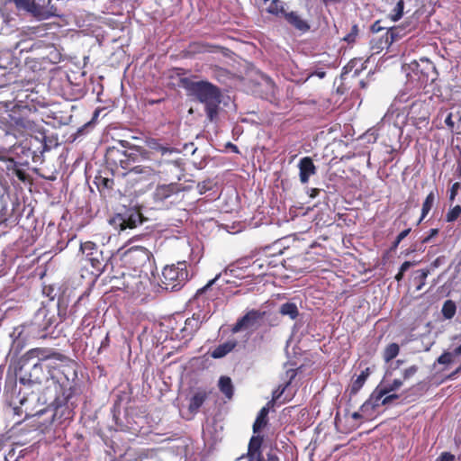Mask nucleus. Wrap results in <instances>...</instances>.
I'll return each instance as SVG.
<instances>
[{
  "mask_svg": "<svg viewBox=\"0 0 461 461\" xmlns=\"http://www.w3.org/2000/svg\"><path fill=\"white\" fill-rule=\"evenodd\" d=\"M279 313L283 316H288L291 320H295L299 315V310L296 303L287 302L280 306Z\"/></svg>",
  "mask_w": 461,
  "mask_h": 461,
  "instance_id": "nucleus-23",
  "label": "nucleus"
},
{
  "mask_svg": "<svg viewBox=\"0 0 461 461\" xmlns=\"http://www.w3.org/2000/svg\"><path fill=\"white\" fill-rule=\"evenodd\" d=\"M438 229H431V230H429V234L427 237L423 238V240H422V243H428V242H429V241H430V240H431L433 237H435L436 235H438Z\"/></svg>",
  "mask_w": 461,
  "mask_h": 461,
  "instance_id": "nucleus-44",
  "label": "nucleus"
},
{
  "mask_svg": "<svg viewBox=\"0 0 461 461\" xmlns=\"http://www.w3.org/2000/svg\"><path fill=\"white\" fill-rule=\"evenodd\" d=\"M399 244H400V242L397 241V238H396L394 242L393 243V245L391 247V249L394 250L399 246Z\"/></svg>",
  "mask_w": 461,
  "mask_h": 461,
  "instance_id": "nucleus-62",
  "label": "nucleus"
},
{
  "mask_svg": "<svg viewBox=\"0 0 461 461\" xmlns=\"http://www.w3.org/2000/svg\"><path fill=\"white\" fill-rule=\"evenodd\" d=\"M437 362L441 365L458 363V367L449 375V377L455 376L461 371V344L452 351L444 352L438 357Z\"/></svg>",
  "mask_w": 461,
  "mask_h": 461,
  "instance_id": "nucleus-11",
  "label": "nucleus"
},
{
  "mask_svg": "<svg viewBox=\"0 0 461 461\" xmlns=\"http://www.w3.org/2000/svg\"><path fill=\"white\" fill-rule=\"evenodd\" d=\"M219 388L221 392L228 398L231 399L233 395V385L231 379L228 376H221L219 380Z\"/></svg>",
  "mask_w": 461,
  "mask_h": 461,
  "instance_id": "nucleus-25",
  "label": "nucleus"
},
{
  "mask_svg": "<svg viewBox=\"0 0 461 461\" xmlns=\"http://www.w3.org/2000/svg\"><path fill=\"white\" fill-rule=\"evenodd\" d=\"M16 105H13V104H7V103H0V111L2 108H5V111L7 112L13 108H14Z\"/></svg>",
  "mask_w": 461,
  "mask_h": 461,
  "instance_id": "nucleus-47",
  "label": "nucleus"
},
{
  "mask_svg": "<svg viewBox=\"0 0 461 461\" xmlns=\"http://www.w3.org/2000/svg\"><path fill=\"white\" fill-rule=\"evenodd\" d=\"M180 188L177 184L161 185H158L153 198L155 203L159 204H173L178 200Z\"/></svg>",
  "mask_w": 461,
  "mask_h": 461,
  "instance_id": "nucleus-8",
  "label": "nucleus"
},
{
  "mask_svg": "<svg viewBox=\"0 0 461 461\" xmlns=\"http://www.w3.org/2000/svg\"><path fill=\"white\" fill-rule=\"evenodd\" d=\"M263 438L260 436H253L250 438L247 456L255 457L256 461H264V457L261 453V445Z\"/></svg>",
  "mask_w": 461,
  "mask_h": 461,
  "instance_id": "nucleus-15",
  "label": "nucleus"
},
{
  "mask_svg": "<svg viewBox=\"0 0 461 461\" xmlns=\"http://www.w3.org/2000/svg\"><path fill=\"white\" fill-rule=\"evenodd\" d=\"M385 27L382 26L381 25V20H377L375 21L372 25H371V32H374V33H377L383 30H384Z\"/></svg>",
  "mask_w": 461,
  "mask_h": 461,
  "instance_id": "nucleus-43",
  "label": "nucleus"
},
{
  "mask_svg": "<svg viewBox=\"0 0 461 461\" xmlns=\"http://www.w3.org/2000/svg\"><path fill=\"white\" fill-rule=\"evenodd\" d=\"M34 359H37L36 362L39 363L44 360H54L62 363V369L57 370V372L52 375V378L57 379V382L60 384L61 386H69V388H71L70 380H75L77 377V372L74 368L75 365L73 361H71L68 357L52 348H35L30 349L25 354L24 362H34Z\"/></svg>",
  "mask_w": 461,
  "mask_h": 461,
  "instance_id": "nucleus-2",
  "label": "nucleus"
},
{
  "mask_svg": "<svg viewBox=\"0 0 461 461\" xmlns=\"http://www.w3.org/2000/svg\"><path fill=\"white\" fill-rule=\"evenodd\" d=\"M400 351V347L397 343L389 344L384 350L383 357L386 363L392 361L394 357H397Z\"/></svg>",
  "mask_w": 461,
  "mask_h": 461,
  "instance_id": "nucleus-28",
  "label": "nucleus"
},
{
  "mask_svg": "<svg viewBox=\"0 0 461 461\" xmlns=\"http://www.w3.org/2000/svg\"><path fill=\"white\" fill-rule=\"evenodd\" d=\"M407 25L402 24L398 26H393L388 28L386 33L392 43L401 40L411 32V29L407 28Z\"/></svg>",
  "mask_w": 461,
  "mask_h": 461,
  "instance_id": "nucleus-20",
  "label": "nucleus"
},
{
  "mask_svg": "<svg viewBox=\"0 0 461 461\" xmlns=\"http://www.w3.org/2000/svg\"><path fill=\"white\" fill-rule=\"evenodd\" d=\"M393 43L385 32V34L378 39H372L370 41V48L375 53H379L384 49H388Z\"/></svg>",
  "mask_w": 461,
  "mask_h": 461,
  "instance_id": "nucleus-21",
  "label": "nucleus"
},
{
  "mask_svg": "<svg viewBox=\"0 0 461 461\" xmlns=\"http://www.w3.org/2000/svg\"><path fill=\"white\" fill-rule=\"evenodd\" d=\"M452 95H453V99L461 100V86H460V90L454 91Z\"/></svg>",
  "mask_w": 461,
  "mask_h": 461,
  "instance_id": "nucleus-50",
  "label": "nucleus"
},
{
  "mask_svg": "<svg viewBox=\"0 0 461 461\" xmlns=\"http://www.w3.org/2000/svg\"><path fill=\"white\" fill-rule=\"evenodd\" d=\"M18 110H19L20 113L22 115H23L26 113V110H28V109H27V106H22V107L18 106Z\"/></svg>",
  "mask_w": 461,
  "mask_h": 461,
  "instance_id": "nucleus-60",
  "label": "nucleus"
},
{
  "mask_svg": "<svg viewBox=\"0 0 461 461\" xmlns=\"http://www.w3.org/2000/svg\"><path fill=\"white\" fill-rule=\"evenodd\" d=\"M418 371V366H410L409 368L405 369L403 371V379L404 380H407L409 379L410 377H411L412 375H414L416 374V372Z\"/></svg>",
  "mask_w": 461,
  "mask_h": 461,
  "instance_id": "nucleus-40",
  "label": "nucleus"
},
{
  "mask_svg": "<svg viewBox=\"0 0 461 461\" xmlns=\"http://www.w3.org/2000/svg\"><path fill=\"white\" fill-rule=\"evenodd\" d=\"M410 232H411V229L410 228L402 230V232H400L399 235L396 237L397 238V241L401 242L405 237L408 236V234Z\"/></svg>",
  "mask_w": 461,
  "mask_h": 461,
  "instance_id": "nucleus-45",
  "label": "nucleus"
},
{
  "mask_svg": "<svg viewBox=\"0 0 461 461\" xmlns=\"http://www.w3.org/2000/svg\"><path fill=\"white\" fill-rule=\"evenodd\" d=\"M10 2H13L17 9L19 10H24V11H32V8L33 6V2L31 0H9Z\"/></svg>",
  "mask_w": 461,
  "mask_h": 461,
  "instance_id": "nucleus-34",
  "label": "nucleus"
},
{
  "mask_svg": "<svg viewBox=\"0 0 461 461\" xmlns=\"http://www.w3.org/2000/svg\"><path fill=\"white\" fill-rule=\"evenodd\" d=\"M369 375L370 370L368 367L361 372V374L352 383L350 389L351 394H356L361 389Z\"/></svg>",
  "mask_w": 461,
  "mask_h": 461,
  "instance_id": "nucleus-24",
  "label": "nucleus"
},
{
  "mask_svg": "<svg viewBox=\"0 0 461 461\" xmlns=\"http://www.w3.org/2000/svg\"><path fill=\"white\" fill-rule=\"evenodd\" d=\"M9 128L7 133L14 135L15 138L24 134H31L32 132H39L41 134L42 140L45 139L44 131L41 126H39L33 121H31L29 117H9Z\"/></svg>",
  "mask_w": 461,
  "mask_h": 461,
  "instance_id": "nucleus-6",
  "label": "nucleus"
},
{
  "mask_svg": "<svg viewBox=\"0 0 461 461\" xmlns=\"http://www.w3.org/2000/svg\"><path fill=\"white\" fill-rule=\"evenodd\" d=\"M146 145L152 150L159 152L161 155H171L176 152V149L169 147L167 145H164L159 142L158 140L154 138H147Z\"/></svg>",
  "mask_w": 461,
  "mask_h": 461,
  "instance_id": "nucleus-18",
  "label": "nucleus"
},
{
  "mask_svg": "<svg viewBox=\"0 0 461 461\" xmlns=\"http://www.w3.org/2000/svg\"><path fill=\"white\" fill-rule=\"evenodd\" d=\"M186 89L200 103L204 104L207 115H217L221 104V89L211 82L191 81L186 85Z\"/></svg>",
  "mask_w": 461,
  "mask_h": 461,
  "instance_id": "nucleus-3",
  "label": "nucleus"
},
{
  "mask_svg": "<svg viewBox=\"0 0 461 461\" xmlns=\"http://www.w3.org/2000/svg\"><path fill=\"white\" fill-rule=\"evenodd\" d=\"M456 457L450 452H442L436 461H455Z\"/></svg>",
  "mask_w": 461,
  "mask_h": 461,
  "instance_id": "nucleus-42",
  "label": "nucleus"
},
{
  "mask_svg": "<svg viewBox=\"0 0 461 461\" xmlns=\"http://www.w3.org/2000/svg\"><path fill=\"white\" fill-rule=\"evenodd\" d=\"M221 273L216 275V276L214 278H212V280H210L203 287L197 290V292L195 294V297L199 296L202 294L206 293L208 291V289H210L213 285H215L217 282H219L221 280Z\"/></svg>",
  "mask_w": 461,
  "mask_h": 461,
  "instance_id": "nucleus-35",
  "label": "nucleus"
},
{
  "mask_svg": "<svg viewBox=\"0 0 461 461\" xmlns=\"http://www.w3.org/2000/svg\"><path fill=\"white\" fill-rule=\"evenodd\" d=\"M126 176L131 182L149 181L154 176V170L149 167L136 166Z\"/></svg>",
  "mask_w": 461,
  "mask_h": 461,
  "instance_id": "nucleus-13",
  "label": "nucleus"
},
{
  "mask_svg": "<svg viewBox=\"0 0 461 461\" xmlns=\"http://www.w3.org/2000/svg\"><path fill=\"white\" fill-rule=\"evenodd\" d=\"M419 273H420V276H419L420 284L417 286V290H420L422 288V286L425 285V280L428 276L429 271L425 270V269H421L419 271Z\"/></svg>",
  "mask_w": 461,
  "mask_h": 461,
  "instance_id": "nucleus-41",
  "label": "nucleus"
},
{
  "mask_svg": "<svg viewBox=\"0 0 461 461\" xmlns=\"http://www.w3.org/2000/svg\"><path fill=\"white\" fill-rule=\"evenodd\" d=\"M238 345L236 339L228 340L217 346L211 353L212 358H221L231 352Z\"/></svg>",
  "mask_w": 461,
  "mask_h": 461,
  "instance_id": "nucleus-17",
  "label": "nucleus"
},
{
  "mask_svg": "<svg viewBox=\"0 0 461 461\" xmlns=\"http://www.w3.org/2000/svg\"><path fill=\"white\" fill-rule=\"evenodd\" d=\"M266 312L258 310L249 311L243 317L239 319L233 325L231 331L233 333L240 332L247 329H258L260 326V321L263 320Z\"/></svg>",
  "mask_w": 461,
  "mask_h": 461,
  "instance_id": "nucleus-9",
  "label": "nucleus"
},
{
  "mask_svg": "<svg viewBox=\"0 0 461 461\" xmlns=\"http://www.w3.org/2000/svg\"><path fill=\"white\" fill-rule=\"evenodd\" d=\"M428 113V104L402 94L394 98L384 115H416Z\"/></svg>",
  "mask_w": 461,
  "mask_h": 461,
  "instance_id": "nucleus-4",
  "label": "nucleus"
},
{
  "mask_svg": "<svg viewBox=\"0 0 461 461\" xmlns=\"http://www.w3.org/2000/svg\"><path fill=\"white\" fill-rule=\"evenodd\" d=\"M204 318L205 315L201 316L200 313H194L191 318L186 319L184 330L188 331L189 334H194L199 330Z\"/></svg>",
  "mask_w": 461,
  "mask_h": 461,
  "instance_id": "nucleus-19",
  "label": "nucleus"
},
{
  "mask_svg": "<svg viewBox=\"0 0 461 461\" xmlns=\"http://www.w3.org/2000/svg\"><path fill=\"white\" fill-rule=\"evenodd\" d=\"M461 214V207L456 205L447 213V221L451 222L456 221Z\"/></svg>",
  "mask_w": 461,
  "mask_h": 461,
  "instance_id": "nucleus-36",
  "label": "nucleus"
},
{
  "mask_svg": "<svg viewBox=\"0 0 461 461\" xmlns=\"http://www.w3.org/2000/svg\"><path fill=\"white\" fill-rule=\"evenodd\" d=\"M318 193H319V189L314 188L312 190L311 196L315 197L318 194Z\"/></svg>",
  "mask_w": 461,
  "mask_h": 461,
  "instance_id": "nucleus-63",
  "label": "nucleus"
},
{
  "mask_svg": "<svg viewBox=\"0 0 461 461\" xmlns=\"http://www.w3.org/2000/svg\"><path fill=\"white\" fill-rule=\"evenodd\" d=\"M404 9V1L399 0L393 10V14H390L392 21L396 22L402 18Z\"/></svg>",
  "mask_w": 461,
  "mask_h": 461,
  "instance_id": "nucleus-31",
  "label": "nucleus"
},
{
  "mask_svg": "<svg viewBox=\"0 0 461 461\" xmlns=\"http://www.w3.org/2000/svg\"><path fill=\"white\" fill-rule=\"evenodd\" d=\"M40 145H41V147H40V149H40V151H39V152H40L41 154H43V153L47 150V145H46V143H45V142H43V141H40Z\"/></svg>",
  "mask_w": 461,
  "mask_h": 461,
  "instance_id": "nucleus-53",
  "label": "nucleus"
},
{
  "mask_svg": "<svg viewBox=\"0 0 461 461\" xmlns=\"http://www.w3.org/2000/svg\"><path fill=\"white\" fill-rule=\"evenodd\" d=\"M399 398V395L398 394H389V395H384L380 401H379V406L380 405H387L389 403H391L393 400H396Z\"/></svg>",
  "mask_w": 461,
  "mask_h": 461,
  "instance_id": "nucleus-39",
  "label": "nucleus"
},
{
  "mask_svg": "<svg viewBox=\"0 0 461 461\" xmlns=\"http://www.w3.org/2000/svg\"><path fill=\"white\" fill-rule=\"evenodd\" d=\"M188 280V272L185 262L167 266L162 272V287L168 291H177Z\"/></svg>",
  "mask_w": 461,
  "mask_h": 461,
  "instance_id": "nucleus-5",
  "label": "nucleus"
},
{
  "mask_svg": "<svg viewBox=\"0 0 461 461\" xmlns=\"http://www.w3.org/2000/svg\"><path fill=\"white\" fill-rule=\"evenodd\" d=\"M404 273H402V271L399 270L397 275L395 276V279L400 282L403 278Z\"/></svg>",
  "mask_w": 461,
  "mask_h": 461,
  "instance_id": "nucleus-58",
  "label": "nucleus"
},
{
  "mask_svg": "<svg viewBox=\"0 0 461 461\" xmlns=\"http://www.w3.org/2000/svg\"><path fill=\"white\" fill-rule=\"evenodd\" d=\"M120 143L123 148H127L129 145V142L127 140H121Z\"/></svg>",
  "mask_w": 461,
  "mask_h": 461,
  "instance_id": "nucleus-64",
  "label": "nucleus"
},
{
  "mask_svg": "<svg viewBox=\"0 0 461 461\" xmlns=\"http://www.w3.org/2000/svg\"><path fill=\"white\" fill-rule=\"evenodd\" d=\"M456 312V306L454 301L447 300L442 306L441 313L445 319L450 320L452 319Z\"/></svg>",
  "mask_w": 461,
  "mask_h": 461,
  "instance_id": "nucleus-29",
  "label": "nucleus"
},
{
  "mask_svg": "<svg viewBox=\"0 0 461 461\" xmlns=\"http://www.w3.org/2000/svg\"><path fill=\"white\" fill-rule=\"evenodd\" d=\"M268 408L263 407L258 412L257 419L253 424V432L257 433L259 429L267 425Z\"/></svg>",
  "mask_w": 461,
  "mask_h": 461,
  "instance_id": "nucleus-26",
  "label": "nucleus"
},
{
  "mask_svg": "<svg viewBox=\"0 0 461 461\" xmlns=\"http://www.w3.org/2000/svg\"><path fill=\"white\" fill-rule=\"evenodd\" d=\"M103 112H104V109H103V108L97 107V108L95 109V111L94 112L93 115L97 116V115H99V114H100L101 113H103Z\"/></svg>",
  "mask_w": 461,
  "mask_h": 461,
  "instance_id": "nucleus-61",
  "label": "nucleus"
},
{
  "mask_svg": "<svg viewBox=\"0 0 461 461\" xmlns=\"http://www.w3.org/2000/svg\"><path fill=\"white\" fill-rule=\"evenodd\" d=\"M284 16L287 23H290L296 30L303 32H306L307 31L310 30L309 23L305 20L302 19L301 16L297 14V13H285Z\"/></svg>",
  "mask_w": 461,
  "mask_h": 461,
  "instance_id": "nucleus-16",
  "label": "nucleus"
},
{
  "mask_svg": "<svg viewBox=\"0 0 461 461\" xmlns=\"http://www.w3.org/2000/svg\"><path fill=\"white\" fill-rule=\"evenodd\" d=\"M458 186H459L458 183H456L453 185L452 189H451V199H453L454 196L456 195V192Z\"/></svg>",
  "mask_w": 461,
  "mask_h": 461,
  "instance_id": "nucleus-52",
  "label": "nucleus"
},
{
  "mask_svg": "<svg viewBox=\"0 0 461 461\" xmlns=\"http://www.w3.org/2000/svg\"><path fill=\"white\" fill-rule=\"evenodd\" d=\"M445 123L451 129L454 127V122L452 121V117H446Z\"/></svg>",
  "mask_w": 461,
  "mask_h": 461,
  "instance_id": "nucleus-51",
  "label": "nucleus"
},
{
  "mask_svg": "<svg viewBox=\"0 0 461 461\" xmlns=\"http://www.w3.org/2000/svg\"><path fill=\"white\" fill-rule=\"evenodd\" d=\"M227 147L230 148L233 152L239 153L238 147L230 142L227 144Z\"/></svg>",
  "mask_w": 461,
  "mask_h": 461,
  "instance_id": "nucleus-54",
  "label": "nucleus"
},
{
  "mask_svg": "<svg viewBox=\"0 0 461 461\" xmlns=\"http://www.w3.org/2000/svg\"><path fill=\"white\" fill-rule=\"evenodd\" d=\"M142 222V216L137 211H129L124 214H117L111 220V223L120 230L133 229Z\"/></svg>",
  "mask_w": 461,
  "mask_h": 461,
  "instance_id": "nucleus-10",
  "label": "nucleus"
},
{
  "mask_svg": "<svg viewBox=\"0 0 461 461\" xmlns=\"http://www.w3.org/2000/svg\"><path fill=\"white\" fill-rule=\"evenodd\" d=\"M88 260L90 261L93 268L95 269V271L102 273L104 271V266L101 260L97 257L89 256Z\"/></svg>",
  "mask_w": 461,
  "mask_h": 461,
  "instance_id": "nucleus-38",
  "label": "nucleus"
},
{
  "mask_svg": "<svg viewBox=\"0 0 461 461\" xmlns=\"http://www.w3.org/2000/svg\"><path fill=\"white\" fill-rule=\"evenodd\" d=\"M135 252L140 254V256L143 258L144 260L149 259V254L146 249H136Z\"/></svg>",
  "mask_w": 461,
  "mask_h": 461,
  "instance_id": "nucleus-48",
  "label": "nucleus"
},
{
  "mask_svg": "<svg viewBox=\"0 0 461 461\" xmlns=\"http://www.w3.org/2000/svg\"><path fill=\"white\" fill-rule=\"evenodd\" d=\"M351 417L354 419V420H359L362 418V415L357 412V411H355L351 414Z\"/></svg>",
  "mask_w": 461,
  "mask_h": 461,
  "instance_id": "nucleus-57",
  "label": "nucleus"
},
{
  "mask_svg": "<svg viewBox=\"0 0 461 461\" xmlns=\"http://www.w3.org/2000/svg\"><path fill=\"white\" fill-rule=\"evenodd\" d=\"M268 12L274 14H281L283 15H285V14L286 13L285 11L282 2L279 0H273V2L270 4L268 7Z\"/></svg>",
  "mask_w": 461,
  "mask_h": 461,
  "instance_id": "nucleus-32",
  "label": "nucleus"
},
{
  "mask_svg": "<svg viewBox=\"0 0 461 461\" xmlns=\"http://www.w3.org/2000/svg\"><path fill=\"white\" fill-rule=\"evenodd\" d=\"M215 48L219 47L204 41H192L183 50V55L185 58H193L198 54L212 52Z\"/></svg>",
  "mask_w": 461,
  "mask_h": 461,
  "instance_id": "nucleus-12",
  "label": "nucleus"
},
{
  "mask_svg": "<svg viewBox=\"0 0 461 461\" xmlns=\"http://www.w3.org/2000/svg\"><path fill=\"white\" fill-rule=\"evenodd\" d=\"M80 249L89 257L94 255V251L97 252V246L92 241H86L81 244Z\"/></svg>",
  "mask_w": 461,
  "mask_h": 461,
  "instance_id": "nucleus-33",
  "label": "nucleus"
},
{
  "mask_svg": "<svg viewBox=\"0 0 461 461\" xmlns=\"http://www.w3.org/2000/svg\"><path fill=\"white\" fill-rule=\"evenodd\" d=\"M102 182H103L104 185L106 187H111V185L113 184V181L108 178H104L102 180Z\"/></svg>",
  "mask_w": 461,
  "mask_h": 461,
  "instance_id": "nucleus-55",
  "label": "nucleus"
},
{
  "mask_svg": "<svg viewBox=\"0 0 461 461\" xmlns=\"http://www.w3.org/2000/svg\"><path fill=\"white\" fill-rule=\"evenodd\" d=\"M435 199H436V196H435L434 192H430L427 195V197L422 204L421 216H420L418 223H420L426 217V215L429 213V212L431 210V208L434 204Z\"/></svg>",
  "mask_w": 461,
  "mask_h": 461,
  "instance_id": "nucleus-30",
  "label": "nucleus"
},
{
  "mask_svg": "<svg viewBox=\"0 0 461 461\" xmlns=\"http://www.w3.org/2000/svg\"><path fill=\"white\" fill-rule=\"evenodd\" d=\"M402 385L400 379H394L392 384L381 387L378 385L371 393L370 398L366 401L360 407L361 411H366L369 409L375 410L379 407V401L386 394L393 391H396Z\"/></svg>",
  "mask_w": 461,
  "mask_h": 461,
  "instance_id": "nucleus-7",
  "label": "nucleus"
},
{
  "mask_svg": "<svg viewBox=\"0 0 461 461\" xmlns=\"http://www.w3.org/2000/svg\"><path fill=\"white\" fill-rule=\"evenodd\" d=\"M358 34V27L357 24H354L351 27V31L349 33H348L343 40L347 41L348 43H353L356 41L357 36Z\"/></svg>",
  "mask_w": 461,
  "mask_h": 461,
  "instance_id": "nucleus-37",
  "label": "nucleus"
},
{
  "mask_svg": "<svg viewBox=\"0 0 461 461\" xmlns=\"http://www.w3.org/2000/svg\"><path fill=\"white\" fill-rule=\"evenodd\" d=\"M96 119L97 117H92L91 121L79 127L77 131L72 134L73 140H76L77 138H80L90 132L96 124Z\"/></svg>",
  "mask_w": 461,
  "mask_h": 461,
  "instance_id": "nucleus-27",
  "label": "nucleus"
},
{
  "mask_svg": "<svg viewBox=\"0 0 461 461\" xmlns=\"http://www.w3.org/2000/svg\"><path fill=\"white\" fill-rule=\"evenodd\" d=\"M356 63V60L355 59H351L348 65L344 68L345 69H352V68L354 67V64Z\"/></svg>",
  "mask_w": 461,
  "mask_h": 461,
  "instance_id": "nucleus-56",
  "label": "nucleus"
},
{
  "mask_svg": "<svg viewBox=\"0 0 461 461\" xmlns=\"http://www.w3.org/2000/svg\"><path fill=\"white\" fill-rule=\"evenodd\" d=\"M298 167L300 170V181L302 184L308 183L310 176L316 174V167L310 157L301 158Z\"/></svg>",
  "mask_w": 461,
  "mask_h": 461,
  "instance_id": "nucleus-14",
  "label": "nucleus"
},
{
  "mask_svg": "<svg viewBox=\"0 0 461 461\" xmlns=\"http://www.w3.org/2000/svg\"><path fill=\"white\" fill-rule=\"evenodd\" d=\"M411 265H412L411 262L405 261L402 263V265L401 266L399 270L402 271V273H405L411 267Z\"/></svg>",
  "mask_w": 461,
  "mask_h": 461,
  "instance_id": "nucleus-46",
  "label": "nucleus"
},
{
  "mask_svg": "<svg viewBox=\"0 0 461 461\" xmlns=\"http://www.w3.org/2000/svg\"><path fill=\"white\" fill-rule=\"evenodd\" d=\"M323 4L328 5L330 4H336L340 2V0H322Z\"/></svg>",
  "mask_w": 461,
  "mask_h": 461,
  "instance_id": "nucleus-59",
  "label": "nucleus"
},
{
  "mask_svg": "<svg viewBox=\"0 0 461 461\" xmlns=\"http://www.w3.org/2000/svg\"><path fill=\"white\" fill-rule=\"evenodd\" d=\"M267 461H279L278 456L273 452H269L267 455Z\"/></svg>",
  "mask_w": 461,
  "mask_h": 461,
  "instance_id": "nucleus-49",
  "label": "nucleus"
},
{
  "mask_svg": "<svg viewBox=\"0 0 461 461\" xmlns=\"http://www.w3.org/2000/svg\"><path fill=\"white\" fill-rule=\"evenodd\" d=\"M21 370L23 374L19 378L21 387L18 393L12 396V402H17L21 407L25 406V411H29L26 406L29 402H35L39 400L38 393L41 391L42 383L48 379L42 366L39 362H25Z\"/></svg>",
  "mask_w": 461,
  "mask_h": 461,
  "instance_id": "nucleus-1",
  "label": "nucleus"
},
{
  "mask_svg": "<svg viewBox=\"0 0 461 461\" xmlns=\"http://www.w3.org/2000/svg\"><path fill=\"white\" fill-rule=\"evenodd\" d=\"M206 398H207L206 392H204V391L196 392L190 399L189 407H188L189 411L193 413L198 411L199 408L203 404Z\"/></svg>",
  "mask_w": 461,
  "mask_h": 461,
  "instance_id": "nucleus-22",
  "label": "nucleus"
}]
</instances>
